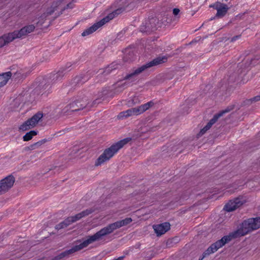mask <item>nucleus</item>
Returning <instances> with one entry per match:
<instances>
[{"label": "nucleus", "instance_id": "nucleus-1", "mask_svg": "<svg viewBox=\"0 0 260 260\" xmlns=\"http://www.w3.org/2000/svg\"><path fill=\"white\" fill-rule=\"evenodd\" d=\"M259 228V217L250 218L245 220L239 229L230 233L228 235L224 236L220 240L212 244L204 253L203 257L200 260H202L207 255L216 252L218 249L233 239L243 236L251 231L257 230Z\"/></svg>", "mask_w": 260, "mask_h": 260}, {"label": "nucleus", "instance_id": "nucleus-2", "mask_svg": "<svg viewBox=\"0 0 260 260\" xmlns=\"http://www.w3.org/2000/svg\"><path fill=\"white\" fill-rule=\"evenodd\" d=\"M132 219L130 217L126 218L123 220L117 221L114 223L108 224L92 236L95 242L99 241L103 239L104 237L112 233L116 229H118L122 226L127 225L131 222H132Z\"/></svg>", "mask_w": 260, "mask_h": 260}, {"label": "nucleus", "instance_id": "nucleus-3", "mask_svg": "<svg viewBox=\"0 0 260 260\" xmlns=\"http://www.w3.org/2000/svg\"><path fill=\"white\" fill-rule=\"evenodd\" d=\"M130 140L129 138L124 139L105 149L104 152L97 159L95 165L96 166H101L105 162L109 160L120 149L127 144Z\"/></svg>", "mask_w": 260, "mask_h": 260}, {"label": "nucleus", "instance_id": "nucleus-4", "mask_svg": "<svg viewBox=\"0 0 260 260\" xmlns=\"http://www.w3.org/2000/svg\"><path fill=\"white\" fill-rule=\"evenodd\" d=\"M97 100L90 102L87 97H83L79 99L69 105H67L62 110L63 113H69L73 112H77L80 110H85V111L89 109L97 104Z\"/></svg>", "mask_w": 260, "mask_h": 260}, {"label": "nucleus", "instance_id": "nucleus-5", "mask_svg": "<svg viewBox=\"0 0 260 260\" xmlns=\"http://www.w3.org/2000/svg\"><path fill=\"white\" fill-rule=\"evenodd\" d=\"M123 11V9L121 8L116 10L112 13L109 14L106 17L103 18L100 21L94 23L93 25L85 29L82 33V36L83 37L86 36L94 32L104 24L113 19L116 15L120 14Z\"/></svg>", "mask_w": 260, "mask_h": 260}, {"label": "nucleus", "instance_id": "nucleus-6", "mask_svg": "<svg viewBox=\"0 0 260 260\" xmlns=\"http://www.w3.org/2000/svg\"><path fill=\"white\" fill-rule=\"evenodd\" d=\"M93 210L91 209H86L74 216L68 217L62 222L59 223L55 226L56 230H60L65 228L72 223L79 220L82 217L88 215L92 213Z\"/></svg>", "mask_w": 260, "mask_h": 260}, {"label": "nucleus", "instance_id": "nucleus-7", "mask_svg": "<svg viewBox=\"0 0 260 260\" xmlns=\"http://www.w3.org/2000/svg\"><path fill=\"white\" fill-rule=\"evenodd\" d=\"M95 240L93 239L92 235L88 236L86 237L85 240L79 245H76L73 247L69 250H66L60 253V256L63 258L64 257H68L70 255L73 253L83 249L84 248L87 247L89 245L95 242Z\"/></svg>", "mask_w": 260, "mask_h": 260}, {"label": "nucleus", "instance_id": "nucleus-8", "mask_svg": "<svg viewBox=\"0 0 260 260\" xmlns=\"http://www.w3.org/2000/svg\"><path fill=\"white\" fill-rule=\"evenodd\" d=\"M42 117L43 114L42 113H36L31 118L22 124L19 127V130L25 131L34 127Z\"/></svg>", "mask_w": 260, "mask_h": 260}, {"label": "nucleus", "instance_id": "nucleus-9", "mask_svg": "<svg viewBox=\"0 0 260 260\" xmlns=\"http://www.w3.org/2000/svg\"><path fill=\"white\" fill-rule=\"evenodd\" d=\"M36 26L34 24H29L24 26L20 30H16L13 31L15 39H22L25 38L29 34L32 32Z\"/></svg>", "mask_w": 260, "mask_h": 260}, {"label": "nucleus", "instance_id": "nucleus-10", "mask_svg": "<svg viewBox=\"0 0 260 260\" xmlns=\"http://www.w3.org/2000/svg\"><path fill=\"white\" fill-rule=\"evenodd\" d=\"M15 178L9 176L0 181V195L7 192L13 185Z\"/></svg>", "mask_w": 260, "mask_h": 260}, {"label": "nucleus", "instance_id": "nucleus-11", "mask_svg": "<svg viewBox=\"0 0 260 260\" xmlns=\"http://www.w3.org/2000/svg\"><path fill=\"white\" fill-rule=\"evenodd\" d=\"M245 202L242 197H238L234 200L230 201L224 207V209L228 212H232L241 206Z\"/></svg>", "mask_w": 260, "mask_h": 260}, {"label": "nucleus", "instance_id": "nucleus-12", "mask_svg": "<svg viewBox=\"0 0 260 260\" xmlns=\"http://www.w3.org/2000/svg\"><path fill=\"white\" fill-rule=\"evenodd\" d=\"M210 7H212L217 10L215 17L219 18L224 16L229 9V7L228 5L220 2H216L213 5H211Z\"/></svg>", "mask_w": 260, "mask_h": 260}, {"label": "nucleus", "instance_id": "nucleus-13", "mask_svg": "<svg viewBox=\"0 0 260 260\" xmlns=\"http://www.w3.org/2000/svg\"><path fill=\"white\" fill-rule=\"evenodd\" d=\"M149 68L148 66L147 63L144 64L138 68L135 69L133 70L132 72L127 75L125 77V80H132L134 81L136 79V77L141 74L142 72L145 71L146 69Z\"/></svg>", "mask_w": 260, "mask_h": 260}, {"label": "nucleus", "instance_id": "nucleus-14", "mask_svg": "<svg viewBox=\"0 0 260 260\" xmlns=\"http://www.w3.org/2000/svg\"><path fill=\"white\" fill-rule=\"evenodd\" d=\"M228 111H223L222 113L215 115L209 121V122L204 127L200 132L198 134L199 136H202L204 135L208 130H209L212 125L214 124L218 119L222 115L223 113L228 112Z\"/></svg>", "mask_w": 260, "mask_h": 260}, {"label": "nucleus", "instance_id": "nucleus-15", "mask_svg": "<svg viewBox=\"0 0 260 260\" xmlns=\"http://www.w3.org/2000/svg\"><path fill=\"white\" fill-rule=\"evenodd\" d=\"M153 229L157 236H161L170 230V224L169 222H164L154 225Z\"/></svg>", "mask_w": 260, "mask_h": 260}, {"label": "nucleus", "instance_id": "nucleus-16", "mask_svg": "<svg viewBox=\"0 0 260 260\" xmlns=\"http://www.w3.org/2000/svg\"><path fill=\"white\" fill-rule=\"evenodd\" d=\"M140 115L138 107L133 108L120 112L118 115L119 119H123L129 116Z\"/></svg>", "mask_w": 260, "mask_h": 260}, {"label": "nucleus", "instance_id": "nucleus-17", "mask_svg": "<svg viewBox=\"0 0 260 260\" xmlns=\"http://www.w3.org/2000/svg\"><path fill=\"white\" fill-rule=\"evenodd\" d=\"M15 40L13 32H9L0 37V48Z\"/></svg>", "mask_w": 260, "mask_h": 260}, {"label": "nucleus", "instance_id": "nucleus-18", "mask_svg": "<svg viewBox=\"0 0 260 260\" xmlns=\"http://www.w3.org/2000/svg\"><path fill=\"white\" fill-rule=\"evenodd\" d=\"M167 60L168 58L165 56H159L154 58L153 60L150 61L149 62L147 63V65L149 68H151L152 67L157 66L160 64L166 62L167 61Z\"/></svg>", "mask_w": 260, "mask_h": 260}, {"label": "nucleus", "instance_id": "nucleus-19", "mask_svg": "<svg viewBox=\"0 0 260 260\" xmlns=\"http://www.w3.org/2000/svg\"><path fill=\"white\" fill-rule=\"evenodd\" d=\"M12 73L8 72L0 74V88L5 85L12 76Z\"/></svg>", "mask_w": 260, "mask_h": 260}, {"label": "nucleus", "instance_id": "nucleus-20", "mask_svg": "<svg viewBox=\"0 0 260 260\" xmlns=\"http://www.w3.org/2000/svg\"><path fill=\"white\" fill-rule=\"evenodd\" d=\"M157 20L155 18H152L150 19L148 22L146 23V31H154L156 28L155 27V23Z\"/></svg>", "mask_w": 260, "mask_h": 260}, {"label": "nucleus", "instance_id": "nucleus-21", "mask_svg": "<svg viewBox=\"0 0 260 260\" xmlns=\"http://www.w3.org/2000/svg\"><path fill=\"white\" fill-rule=\"evenodd\" d=\"M60 3L61 0L54 1L52 3V5L46 10V12L49 16L52 15L54 12L57 7L60 5Z\"/></svg>", "mask_w": 260, "mask_h": 260}, {"label": "nucleus", "instance_id": "nucleus-22", "mask_svg": "<svg viewBox=\"0 0 260 260\" xmlns=\"http://www.w3.org/2000/svg\"><path fill=\"white\" fill-rule=\"evenodd\" d=\"M154 103L152 101L149 102L145 104L142 105L138 107L139 114H141L149 109L150 107L153 106Z\"/></svg>", "mask_w": 260, "mask_h": 260}, {"label": "nucleus", "instance_id": "nucleus-23", "mask_svg": "<svg viewBox=\"0 0 260 260\" xmlns=\"http://www.w3.org/2000/svg\"><path fill=\"white\" fill-rule=\"evenodd\" d=\"M37 133L35 131H31L27 133L23 137V139L24 141H28L32 139L33 136L37 135Z\"/></svg>", "mask_w": 260, "mask_h": 260}, {"label": "nucleus", "instance_id": "nucleus-24", "mask_svg": "<svg viewBox=\"0 0 260 260\" xmlns=\"http://www.w3.org/2000/svg\"><path fill=\"white\" fill-rule=\"evenodd\" d=\"M49 16V15L45 12L38 18V21L37 23L39 25H42L44 24V22L46 20L47 18Z\"/></svg>", "mask_w": 260, "mask_h": 260}, {"label": "nucleus", "instance_id": "nucleus-25", "mask_svg": "<svg viewBox=\"0 0 260 260\" xmlns=\"http://www.w3.org/2000/svg\"><path fill=\"white\" fill-rule=\"evenodd\" d=\"M114 66H115V65H114V64H111L110 66L107 67L105 69V71L103 72V74L105 75L110 74L111 72V71L114 69L113 68Z\"/></svg>", "mask_w": 260, "mask_h": 260}, {"label": "nucleus", "instance_id": "nucleus-26", "mask_svg": "<svg viewBox=\"0 0 260 260\" xmlns=\"http://www.w3.org/2000/svg\"><path fill=\"white\" fill-rule=\"evenodd\" d=\"M126 85L127 84L126 82H125L124 83H118L117 86L118 88H119L120 89H118L117 91H122L126 86Z\"/></svg>", "mask_w": 260, "mask_h": 260}, {"label": "nucleus", "instance_id": "nucleus-27", "mask_svg": "<svg viewBox=\"0 0 260 260\" xmlns=\"http://www.w3.org/2000/svg\"><path fill=\"white\" fill-rule=\"evenodd\" d=\"M260 101V94L258 95H257L250 100H247V104L251 103L253 102H257Z\"/></svg>", "mask_w": 260, "mask_h": 260}, {"label": "nucleus", "instance_id": "nucleus-28", "mask_svg": "<svg viewBox=\"0 0 260 260\" xmlns=\"http://www.w3.org/2000/svg\"><path fill=\"white\" fill-rule=\"evenodd\" d=\"M46 142V140H42L41 141H40L38 142H36L34 143L36 148H38L39 147H40L42 145L44 144Z\"/></svg>", "mask_w": 260, "mask_h": 260}, {"label": "nucleus", "instance_id": "nucleus-29", "mask_svg": "<svg viewBox=\"0 0 260 260\" xmlns=\"http://www.w3.org/2000/svg\"><path fill=\"white\" fill-rule=\"evenodd\" d=\"M35 149H37V148H36V146H35L34 144H33L30 145L29 146L25 148L26 150H34Z\"/></svg>", "mask_w": 260, "mask_h": 260}, {"label": "nucleus", "instance_id": "nucleus-30", "mask_svg": "<svg viewBox=\"0 0 260 260\" xmlns=\"http://www.w3.org/2000/svg\"><path fill=\"white\" fill-rule=\"evenodd\" d=\"M179 12H180L179 9H177V8H175L173 10V13L174 15H177L178 14V13H179Z\"/></svg>", "mask_w": 260, "mask_h": 260}, {"label": "nucleus", "instance_id": "nucleus-31", "mask_svg": "<svg viewBox=\"0 0 260 260\" xmlns=\"http://www.w3.org/2000/svg\"><path fill=\"white\" fill-rule=\"evenodd\" d=\"M60 74L59 73H57L54 74L53 76V80L55 79L56 80H57L58 79L59 76H60Z\"/></svg>", "mask_w": 260, "mask_h": 260}, {"label": "nucleus", "instance_id": "nucleus-32", "mask_svg": "<svg viewBox=\"0 0 260 260\" xmlns=\"http://www.w3.org/2000/svg\"><path fill=\"white\" fill-rule=\"evenodd\" d=\"M62 258L60 256V254H59L57 256L53 257L51 260H60Z\"/></svg>", "mask_w": 260, "mask_h": 260}, {"label": "nucleus", "instance_id": "nucleus-33", "mask_svg": "<svg viewBox=\"0 0 260 260\" xmlns=\"http://www.w3.org/2000/svg\"><path fill=\"white\" fill-rule=\"evenodd\" d=\"M240 36H234V37H233L231 39V42H234V41H236L237 39L240 38Z\"/></svg>", "mask_w": 260, "mask_h": 260}, {"label": "nucleus", "instance_id": "nucleus-34", "mask_svg": "<svg viewBox=\"0 0 260 260\" xmlns=\"http://www.w3.org/2000/svg\"><path fill=\"white\" fill-rule=\"evenodd\" d=\"M14 77H15L16 78H20L21 77V74L20 73H15L14 74Z\"/></svg>", "mask_w": 260, "mask_h": 260}, {"label": "nucleus", "instance_id": "nucleus-35", "mask_svg": "<svg viewBox=\"0 0 260 260\" xmlns=\"http://www.w3.org/2000/svg\"><path fill=\"white\" fill-rule=\"evenodd\" d=\"M80 78L81 77H76L74 80V82L75 83H79V81L80 80Z\"/></svg>", "mask_w": 260, "mask_h": 260}, {"label": "nucleus", "instance_id": "nucleus-36", "mask_svg": "<svg viewBox=\"0 0 260 260\" xmlns=\"http://www.w3.org/2000/svg\"><path fill=\"white\" fill-rule=\"evenodd\" d=\"M228 1V0H225V1H226H226Z\"/></svg>", "mask_w": 260, "mask_h": 260}]
</instances>
